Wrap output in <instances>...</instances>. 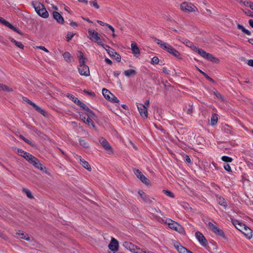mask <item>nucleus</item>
<instances>
[{"label":"nucleus","mask_w":253,"mask_h":253,"mask_svg":"<svg viewBox=\"0 0 253 253\" xmlns=\"http://www.w3.org/2000/svg\"><path fill=\"white\" fill-rule=\"evenodd\" d=\"M138 194L140 195L142 200L147 203L150 204L153 202V198H150L149 196L147 195L143 191L139 190Z\"/></svg>","instance_id":"dca6fc26"},{"label":"nucleus","mask_w":253,"mask_h":253,"mask_svg":"<svg viewBox=\"0 0 253 253\" xmlns=\"http://www.w3.org/2000/svg\"><path fill=\"white\" fill-rule=\"evenodd\" d=\"M199 55H200L203 58L204 57L206 52L201 48H199L197 52Z\"/></svg>","instance_id":"de8ad7c7"},{"label":"nucleus","mask_w":253,"mask_h":253,"mask_svg":"<svg viewBox=\"0 0 253 253\" xmlns=\"http://www.w3.org/2000/svg\"><path fill=\"white\" fill-rule=\"evenodd\" d=\"M67 96L69 98L71 99L73 101H74V102L76 104H77L79 101V100L77 97H76L75 96H74L72 94L68 93L67 94Z\"/></svg>","instance_id":"58836bf2"},{"label":"nucleus","mask_w":253,"mask_h":253,"mask_svg":"<svg viewBox=\"0 0 253 253\" xmlns=\"http://www.w3.org/2000/svg\"><path fill=\"white\" fill-rule=\"evenodd\" d=\"M241 232L247 237L249 239L252 238V230L246 225L245 228H244L243 230Z\"/></svg>","instance_id":"412c9836"},{"label":"nucleus","mask_w":253,"mask_h":253,"mask_svg":"<svg viewBox=\"0 0 253 253\" xmlns=\"http://www.w3.org/2000/svg\"><path fill=\"white\" fill-rule=\"evenodd\" d=\"M89 4L91 5L94 6L96 8L98 9L99 8V5L97 4L96 0L89 1Z\"/></svg>","instance_id":"09e8293b"},{"label":"nucleus","mask_w":253,"mask_h":253,"mask_svg":"<svg viewBox=\"0 0 253 253\" xmlns=\"http://www.w3.org/2000/svg\"><path fill=\"white\" fill-rule=\"evenodd\" d=\"M10 40L12 42H13V43H15V45L21 48V49H23L24 48V45L22 44V43L20 42H18V41H16L15 40H14V39L13 38H11L10 39Z\"/></svg>","instance_id":"72a5a7b5"},{"label":"nucleus","mask_w":253,"mask_h":253,"mask_svg":"<svg viewBox=\"0 0 253 253\" xmlns=\"http://www.w3.org/2000/svg\"><path fill=\"white\" fill-rule=\"evenodd\" d=\"M16 235L19 236V238L20 239H24L26 241L30 240V237H29L28 235L23 232V231L18 230L16 231Z\"/></svg>","instance_id":"4be33fe9"},{"label":"nucleus","mask_w":253,"mask_h":253,"mask_svg":"<svg viewBox=\"0 0 253 253\" xmlns=\"http://www.w3.org/2000/svg\"><path fill=\"white\" fill-rule=\"evenodd\" d=\"M180 9L184 12H193L198 11V8L193 3L184 1L180 4Z\"/></svg>","instance_id":"7ed1b4c3"},{"label":"nucleus","mask_w":253,"mask_h":253,"mask_svg":"<svg viewBox=\"0 0 253 253\" xmlns=\"http://www.w3.org/2000/svg\"><path fill=\"white\" fill-rule=\"evenodd\" d=\"M88 33L89 36L88 38L92 41L97 43L99 45H102V41L99 36V34L94 30L88 29Z\"/></svg>","instance_id":"20e7f679"},{"label":"nucleus","mask_w":253,"mask_h":253,"mask_svg":"<svg viewBox=\"0 0 253 253\" xmlns=\"http://www.w3.org/2000/svg\"><path fill=\"white\" fill-rule=\"evenodd\" d=\"M78 57L79 59V63L83 64L85 63V58L84 57V54L82 51H78Z\"/></svg>","instance_id":"cd10ccee"},{"label":"nucleus","mask_w":253,"mask_h":253,"mask_svg":"<svg viewBox=\"0 0 253 253\" xmlns=\"http://www.w3.org/2000/svg\"><path fill=\"white\" fill-rule=\"evenodd\" d=\"M248 64L251 67H253V60L250 59L248 60Z\"/></svg>","instance_id":"774afa93"},{"label":"nucleus","mask_w":253,"mask_h":253,"mask_svg":"<svg viewBox=\"0 0 253 253\" xmlns=\"http://www.w3.org/2000/svg\"><path fill=\"white\" fill-rule=\"evenodd\" d=\"M183 43L188 47L191 46V45L193 43L191 42L188 40H184L183 42Z\"/></svg>","instance_id":"3c124183"},{"label":"nucleus","mask_w":253,"mask_h":253,"mask_svg":"<svg viewBox=\"0 0 253 253\" xmlns=\"http://www.w3.org/2000/svg\"><path fill=\"white\" fill-rule=\"evenodd\" d=\"M221 160L225 162H231L233 160L232 158L226 156H224L221 157Z\"/></svg>","instance_id":"37998d69"},{"label":"nucleus","mask_w":253,"mask_h":253,"mask_svg":"<svg viewBox=\"0 0 253 253\" xmlns=\"http://www.w3.org/2000/svg\"><path fill=\"white\" fill-rule=\"evenodd\" d=\"M237 28L238 29L241 30L243 33L247 34V35L250 36L251 35V32L248 30L246 29L242 25L238 24Z\"/></svg>","instance_id":"7c9ffc66"},{"label":"nucleus","mask_w":253,"mask_h":253,"mask_svg":"<svg viewBox=\"0 0 253 253\" xmlns=\"http://www.w3.org/2000/svg\"><path fill=\"white\" fill-rule=\"evenodd\" d=\"M198 71L201 73H202L204 76V77L207 79L209 81L212 82V83H214V81L210 77H209L207 74H206L205 72H204L203 71H202V70H201L200 69H198Z\"/></svg>","instance_id":"ea45409f"},{"label":"nucleus","mask_w":253,"mask_h":253,"mask_svg":"<svg viewBox=\"0 0 253 253\" xmlns=\"http://www.w3.org/2000/svg\"><path fill=\"white\" fill-rule=\"evenodd\" d=\"M91 117L87 116V118L85 117H82V120L87 124L89 127H92L93 128H95V125L93 122V121L90 118Z\"/></svg>","instance_id":"6ab92c4d"},{"label":"nucleus","mask_w":253,"mask_h":253,"mask_svg":"<svg viewBox=\"0 0 253 253\" xmlns=\"http://www.w3.org/2000/svg\"><path fill=\"white\" fill-rule=\"evenodd\" d=\"M109 249L113 252H116L119 249V243L118 241L114 238H112L110 243L108 245Z\"/></svg>","instance_id":"2eb2a0df"},{"label":"nucleus","mask_w":253,"mask_h":253,"mask_svg":"<svg viewBox=\"0 0 253 253\" xmlns=\"http://www.w3.org/2000/svg\"><path fill=\"white\" fill-rule=\"evenodd\" d=\"M154 41L158 45H159L160 47L161 48L167 51L169 53L172 54L173 56H174L176 58H178V59L182 58L180 52H179L175 48H173L169 44H168V43H166L157 38H154Z\"/></svg>","instance_id":"f257e3e1"},{"label":"nucleus","mask_w":253,"mask_h":253,"mask_svg":"<svg viewBox=\"0 0 253 253\" xmlns=\"http://www.w3.org/2000/svg\"><path fill=\"white\" fill-rule=\"evenodd\" d=\"M169 227L179 233H184V229L183 227L177 222L174 221L172 223L169 224Z\"/></svg>","instance_id":"4468645a"},{"label":"nucleus","mask_w":253,"mask_h":253,"mask_svg":"<svg viewBox=\"0 0 253 253\" xmlns=\"http://www.w3.org/2000/svg\"><path fill=\"white\" fill-rule=\"evenodd\" d=\"M81 108H82L83 110H84L86 108V106L81 101H79V102L77 103Z\"/></svg>","instance_id":"5fc2aeb1"},{"label":"nucleus","mask_w":253,"mask_h":253,"mask_svg":"<svg viewBox=\"0 0 253 253\" xmlns=\"http://www.w3.org/2000/svg\"><path fill=\"white\" fill-rule=\"evenodd\" d=\"M189 47H190L193 51L195 52H197L198 50L199 49V48L194 45L193 43H192L191 46H190Z\"/></svg>","instance_id":"bf43d9fd"},{"label":"nucleus","mask_w":253,"mask_h":253,"mask_svg":"<svg viewBox=\"0 0 253 253\" xmlns=\"http://www.w3.org/2000/svg\"><path fill=\"white\" fill-rule=\"evenodd\" d=\"M32 158H31L28 162L32 164L35 168L42 171H43L44 169H45V167L43 166L37 158L34 156H33Z\"/></svg>","instance_id":"1a4fd4ad"},{"label":"nucleus","mask_w":253,"mask_h":253,"mask_svg":"<svg viewBox=\"0 0 253 253\" xmlns=\"http://www.w3.org/2000/svg\"><path fill=\"white\" fill-rule=\"evenodd\" d=\"M137 107L140 116L143 118H147L148 117V111L145 105H143L142 103H137Z\"/></svg>","instance_id":"9d476101"},{"label":"nucleus","mask_w":253,"mask_h":253,"mask_svg":"<svg viewBox=\"0 0 253 253\" xmlns=\"http://www.w3.org/2000/svg\"><path fill=\"white\" fill-rule=\"evenodd\" d=\"M217 122V116L216 114L212 115L211 117V124L212 126L215 125Z\"/></svg>","instance_id":"4c0bfd02"},{"label":"nucleus","mask_w":253,"mask_h":253,"mask_svg":"<svg viewBox=\"0 0 253 253\" xmlns=\"http://www.w3.org/2000/svg\"><path fill=\"white\" fill-rule=\"evenodd\" d=\"M217 202L220 206H223L225 209L226 208L227 204L223 198L221 197H218L217 198Z\"/></svg>","instance_id":"c756f323"},{"label":"nucleus","mask_w":253,"mask_h":253,"mask_svg":"<svg viewBox=\"0 0 253 253\" xmlns=\"http://www.w3.org/2000/svg\"><path fill=\"white\" fill-rule=\"evenodd\" d=\"M74 158L77 160L79 161V163L81 162V160H83V159H82V157L80 156H79V155H78L77 154H74Z\"/></svg>","instance_id":"680f3d73"},{"label":"nucleus","mask_w":253,"mask_h":253,"mask_svg":"<svg viewBox=\"0 0 253 253\" xmlns=\"http://www.w3.org/2000/svg\"><path fill=\"white\" fill-rule=\"evenodd\" d=\"M224 169L227 170V171L231 172V169L230 166L229 164H226L224 165Z\"/></svg>","instance_id":"4d7b16f0"},{"label":"nucleus","mask_w":253,"mask_h":253,"mask_svg":"<svg viewBox=\"0 0 253 253\" xmlns=\"http://www.w3.org/2000/svg\"><path fill=\"white\" fill-rule=\"evenodd\" d=\"M136 74V72L134 69H129L124 71V75L126 77H130L134 76Z\"/></svg>","instance_id":"bb28decb"},{"label":"nucleus","mask_w":253,"mask_h":253,"mask_svg":"<svg viewBox=\"0 0 253 253\" xmlns=\"http://www.w3.org/2000/svg\"><path fill=\"white\" fill-rule=\"evenodd\" d=\"M32 106L39 113L43 116H45V112L40 107L37 105L35 103L33 104Z\"/></svg>","instance_id":"473e14b6"},{"label":"nucleus","mask_w":253,"mask_h":253,"mask_svg":"<svg viewBox=\"0 0 253 253\" xmlns=\"http://www.w3.org/2000/svg\"><path fill=\"white\" fill-rule=\"evenodd\" d=\"M136 253H155L149 251L145 249H141L140 248V250L139 251H137Z\"/></svg>","instance_id":"8fccbe9b"},{"label":"nucleus","mask_w":253,"mask_h":253,"mask_svg":"<svg viewBox=\"0 0 253 253\" xmlns=\"http://www.w3.org/2000/svg\"><path fill=\"white\" fill-rule=\"evenodd\" d=\"M37 48H39L46 52H49V50L46 48H45L44 46H37Z\"/></svg>","instance_id":"e2e57ef3"},{"label":"nucleus","mask_w":253,"mask_h":253,"mask_svg":"<svg viewBox=\"0 0 253 253\" xmlns=\"http://www.w3.org/2000/svg\"><path fill=\"white\" fill-rule=\"evenodd\" d=\"M224 131L226 133H230L231 128L228 126H226L224 127Z\"/></svg>","instance_id":"6e6d98bb"},{"label":"nucleus","mask_w":253,"mask_h":253,"mask_svg":"<svg viewBox=\"0 0 253 253\" xmlns=\"http://www.w3.org/2000/svg\"><path fill=\"white\" fill-rule=\"evenodd\" d=\"M246 225L242 222H240L239 223L237 226H236V228L240 230V231H242L243 230L244 228H245Z\"/></svg>","instance_id":"a18cd8bd"},{"label":"nucleus","mask_w":253,"mask_h":253,"mask_svg":"<svg viewBox=\"0 0 253 253\" xmlns=\"http://www.w3.org/2000/svg\"><path fill=\"white\" fill-rule=\"evenodd\" d=\"M193 113V108L192 106H190V108H189L187 111V113L188 114H191Z\"/></svg>","instance_id":"338daca9"},{"label":"nucleus","mask_w":253,"mask_h":253,"mask_svg":"<svg viewBox=\"0 0 253 253\" xmlns=\"http://www.w3.org/2000/svg\"><path fill=\"white\" fill-rule=\"evenodd\" d=\"M163 192L166 194L168 196H169L171 198H174V195L171 192H170V191L169 190H164L163 191Z\"/></svg>","instance_id":"c03bdc74"},{"label":"nucleus","mask_w":253,"mask_h":253,"mask_svg":"<svg viewBox=\"0 0 253 253\" xmlns=\"http://www.w3.org/2000/svg\"><path fill=\"white\" fill-rule=\"evenodd\" d=\"M63 56L64 58V59L65 61H66L67 62L70 63L73 60V57L71 55V54L69 52H65L63 54Z\"/></svg>","instance_id":"5701e85b"},{"label":"nucleus","mask_w":253,"mask_h":253,"mask_svg":"<svg viewBox=\"0 0 253 253\" xmlns=\"http://www.w3.org/2000/svg\"><path fill=\"white\" fill-rule=\"evenodd\" d=\"M208 226L211 230L217 236H219L222 238L226 239V237L223 230L218 228L216 225L213 224L211 222L208 223Z\"/></svg>","instance_id":"39448f33"},{"label":"nucleus","mask_w":253,"mask_h":253,"mask_svg":"<svg viewBox=\"0 0 253 253\" xmlns=\"http://www.w3.org/2000/svg\"><path fill=\"white\" fill-rule=\"evenodd\" d=\"M102 46L107 51V53L111 57H114L118 62H120L121 59V56L113 48L104 44H103Z\"/></svg>","instance_id":"423d86ee"},{"label":"nucleus","mask_w":253,"mask_h":253,"mask_svg":"<svg viewBox=\"0 0 253 253\" xmlns=\"http://www.w3.org/2000/svg\"><path fill=\"white\" fill-rule=\"evenodd\" d=\"M204 58L209 61H213L214 59H216L215 57H214L212 54L207 52L206 53Z\"/></svg>","instance_id":"e433bc0d"},{"label":"nucleus","mask_w":253,"mask_h":253,"mask_svg":"<svg viewBox=\"0 0 253 253\" xmlns=\"http://www.w3.org/2000/svg\"><path fill=\"white\" fill-rule=\"evenodd\" d=\"M4 25L7 26V27L9 28L13 31L17 32V33L21 34V33L20 32L19 30L17 28L14 27L12 24H11L8 21H4Z\"/></svg>","instance_id":"a878e982"},{"label":"nucleus","mask_w":253,"mask_h":253,"mask_svg":"<svg viewBox=\"0 0 253 253\" xmlns=\"http://www.w3.org/2000/svg\"><path fill=\"white\" fill-rule=\"evenodd\" d=\"M79 141L80 144L81 146H83L84 148L88 147V146H89L88 144L84 139H83V138H80L79 140Z\"/></svg>","instance_id":"f704fd0d"},{"label":"nucleus","mask_w":253,"mask_h":253,"mask_svg":"<svg viewBox=\"0 0 253 253\" xmlns=\"http://www.w3.org/2000/svg\"><path fill=\"white\" fill-rule=\"evenodd\" d=\"M174 221L171 220V219H169V218H167L166 219V223H167L169 226V224L170 223H172V222H173Z\"/></svg>","instance_id":"69168bd1"},{"label":"nucleus","mask_w":253,"mask_h":253,"mask_svg":"<svg viewBox=\"0 0 253 253\" xmlns=\"http://www.w3.org/2000/svg\"><path fill=\"white\" fill-rule=\"evenodd\" d=\"M23 100L24 101H25L26 102H27L28 104H30L31 105H33V104L34 103V102H32L31 101H30L28 98H27V97H23L22 98Z\"/></svg>","instance_id":"13d9d810"},{"label":"nucleus","mask_w":253,"mask_h":253,"mask_svg":"<svg viewBox=\"0 0 253 253\" xmlns=\"http://www.w3.org/2000/svg\"><path fill=\"white\" fill-rule=\"evenodd\" d=\"M108 100L113 103L119 102V100L113 94L111 95L110 98Z\"/></svg>","instance_id":"a19ab883"},{"label":"nucleus","mask_w":253,"mask_h":253,"mask_svg":"<svg viewBox=\"0 0 253 253\" xmlns=\"http://www.w3.org/2000/svg\"><path fill=\"white\" fill-rule=\"evenodd\" d=\"M53 18L59 24H63L64 22V20L62 15L58 12L54 11L52 13Z\"/></svg>","instance_id":"f3484780"},{"label":"nucleus","mask_w":253,"mask_h":253,"mask_svg":"<svg viewBox=\"0 0 253 253\" xmlns=\"http://www.w3.org/2000/svg\"><path fill=\"white\" fill-rule=\"evenodd\" d=\"M23 191L25 193V194H26L27 196L29 198L33 199L34 198L33 196H32V194L31 192L28 189H23Z\"/></svg>","instance_id":"79ce46f5"},{"label":"nucleus","mask_w":253,"mask_h":253,"mask_svg":"<svg viewBox=\"0 0 253 253\" xmlns=\"http://www.w3.org/2000/svg\"><path fill=\"white\" fill-rule=\"evenodd\" d=\"M84 110L86 111L87 116L91 117L92 118L95 117L94 113L87 106L86 107Z\"/></svg>","instance_id":"c9c22d12"},{"label":"nucleus","mask_w":253,"mask_h":253,"mask_svg":"<svg viewBox=\"0 0 253 253\" xmlns=\"http://www.w3.org/2000/svg\"><path fill=\"white\" fill-rule=\"evenodd\" d=\"M32 5L39 16L44 19L48 17L49 13L43 4L38 1H33Z\"/></svg>","instance_id":"f03ea898"},{"label":"nucleus","mask_w":253,"mask_h":253,"mask_svg":"<svg viewBox=\"0 0 253 253\" xmlns=\"http://www.w3.org/2000/svg\"><path fill=\"white\" fill-rule=\"evenodd\" d=\"M123 246L133 253H136L137 251L138 252L139 250H140L139 248L128 242H124L123 243Z\"/></svg>","instance_id":"9b49d317"},{"label":"nucleus","mask_w":253,"mask_h":253,"mask_svg":"<svg viewBox=\"0 0 253 253\" xmlns=\"http://www.w3.org/2000/svg\"><path fill=\"white\" fill-rule=\"evenodd\" d=\"M131 49L135 56L137 57V55L140 54L139 49L135 42H132L131 43Z\"/></svg>","instance_id":"aec40b11"},{"label":"nucleus","mask_w":253,"mask_h":253,"mask_svg":"<svg viewBox=\"0 0 253 253\" xmlns=\"http://www.w3.org/2000/svg\"><path fill=\"white\" fill-rule=\"evenodd\" d=\"M240 3H243L245 6H248L253 10V2L251 1H247L246 0H237Z\"/></svg>","instance_id":"b1692460"},{"label":"nucleus","mask_w":253,"mask_h":253,"mask_svg":"<svg viewBox=\"0 0 253 253\" xmlns=\"http://www.w3.org/2000/svg\"><path fill=\"white\" fill-rule=\"evenodd\" d=\"M133 172L137 176V177L140 179V180L144 184L146 185H150V181L144 175L141 171L139 170L138 169H134Z\"/></svg>","instance_id":"0eeeda50"},{"label":"nucleus","mask_w":253,"mask_h":253,"mask_svg":"<svg viewBox=\"0 0 253 253\" xmlns=\"http://www.w3.org/2000/svg\"><path fill=\"white\" fill-rule=\"evenodd\" d=\"M79 72L82 76H85L86 77L89 76L90 75V72L88 67L84 63L83 64H80L78 67Z\"/></svg>","instance_id":"6e6552de"},{"label":"nucleus","mask_w":253,"mask_h":253,"mask_svg":"<svg viewBox=\"0 0 253 253\" xmlns=\"http://www.w3.org/2000/svg\"><path fill=\"white\" fill-rule=\"evenodd\" d=\"M0 90H3L7 92H12L13 91L12 88L4 85L0 84Z\"/></svg>","instance_id":"2f4dec72"},{"label":"nucleus","mask_w":253,"mask_h":253,"mask_svg":"<svg viewBox=\"0 0 253 253\" xmlns=\"http://www.w3.org/2000/svg\"><path fill=\"white\" fill-rule=\"evenodd\" d=\"M195 236L202 246L204 247H206L207 246V240L202 233L199 231L196 232L195 233Z\"/></svg>","instance_id":"f8f14e48"},{"label":"nucleus","mask_w":253,"mask_h":253,"mask_svg":"<svg viewBox=\"0 0 253 253\" xmlns=\"http://www.w3.org/2000/svg\"><path fill=\"white\" fill-rule=\"evenodd\" d=\"M102 92L103 95H104V97L106 99H108L109 98H110V96L112 94V93L109 90L104 88L102 89Z\"/></svg>","instance_id":"c85d7f7f"},{"label":"nucleus","mask_w":253,"mask_h":253,"mask_svg":"<svg viewBox=\"0 0 253 253\" xmlns=\"http://www.w3.org/2000/svg\"><path fill=\"white\" fill-rule=\"evenodd\" d=\"M81 165L83 166L84 168L86 169L87 170L90 171L91 170V168L90 165L88 164L87 162L85 161L84 159L83 160H81V162L80 163Z\"/></svg>","instance_id":"393cba45"},{"label":"nucleus","mask_w":253,"mask_h":253,"mask_svg":"<svg viewBox=\"0 0 253 253\" xmlns=\"http://www.w3.org/2000/svg\"><path fill=\"white\" fill-rule=\"evenodd\" d=\"M159 59L157 57L155 56L152 58V63L155 64H158L159 63Z\"/></svg>","instance_id":"864d4df0"},{"label":"nucleus","mask_w":253,"mask_h":253,"mask_svg":"<svg viewBox=\"0 0 253 253\" xmlns=\"http://www.w3.org/2000/svg\"><path fill=\"white\" fill-rule=\"evenodd\" d=\"M17 153L19 155L25 158L26 159V160L28 161H29L31 158H32V157L33 155H32L31 154H30L29 153H27V152L24 151V150H23L22 149H18Z\"/></svg>","instance_id":"a211bd4d"},{"label":"nucleus","mask_w":253,"mask_h":253,"mask_svg":"<svg viewBox=\"0 0 253 253\" xmlns=\"http://www.w3.org/2000/svg\"><path fill=\"white\" fill-rule=\"evenodd\" d=\"M99 142L104 149H105L109 153L112 152V148L106 139L103 137H100L99 138Z\"/></svg>","instance_id":"ddd939ff"},{"label":"nucleus","mask_w":253,"mask_h":253,"mask_svg":"<svg viewBox=\"0 0 253 253\" xmlns=\"http://www.w3.org/2000/svg\"><path fill=\"white\" fill-rule=\"evenodd\" d=\"M213 93L218 98H219L221 100H223V97L221 94H220L219 93H218L217 92H214Z\"/></svg>","instance_id":"0e129e2a"},{"label":"nucleus","mask_w":253,"mask_h":253,"mask_svg":"<svg viewBox=\"0 0 253 253\" xmlns=\"http://www.w3.org/2000/svg\"><path fill=\"white\" fill-rule=\"evenodd\" d=\"M232 222L233 224L236 228V226H237L239 224V223H240L241 222H240L239 220H237L232 219Z\"/></svg>","instance_id":"052dcab7"},{"label":"nucleus","mask_w":253,"mask_h":253,"mask_svg":"<svg viewBox=\"0 0 253 253\" xmlns=\"http://www.w3.org/2000/svg\"><path fill=\"white\" fill-rule=\"evenodd\" d=\"M20 137L25 142H26L27 143H28V144H29L31 146H33V144L32 143V142L29 140L28 139L26 138L25 137H24L23 135H20Z\"/></svg>","instance_id":"49530a36"},{"label":"nucleus","mask_w":253,"mask_h":253,"mask_svg":"<svg viewBox=\"0 0 253 253\" xmlns=\"http://www.w3.org/2000/svg\"><path fill=\"white\" fill-rule=\"evenodd\" d=\"M74 35H75L74 34H72V33H68L67 34V37H66L67 41L69 42L70 40H71L73 38Z\"/></svg>","instance_id":"603ef678"}]
</instances>
